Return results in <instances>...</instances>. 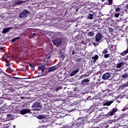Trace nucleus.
I'll return each mask as SVG.
<instances>
[{"instance_id": "nucleus-53", "label": "nucleus", "mask_w": 128, "mask_h": 128, "mask_svg": "<svg viewBox=\"0 0 128 128\" xmlns=\"http://www.w3.org/2000/svg\"><path fill=\"white\" fill-rule=\"evenodd\" d=\"M12 104H16V102H12Z\"/></svg>"}, {"instance_id": "nucleus-57", "label": "nucleus", "mask_w": 128, "mask_h": 128, "mask_svg": "<svg viewBox=\"0 0 128 128\" xmlns=\"http://www.w3.org/2000/svg\"><path fill=\"white\" fill-rule=\"evenodd\" d=\"M76 12H78V9H76Z\"/></svg>"}, {"instance_id": "nucleus-39", "label": "nucleus", "mask_w": 128, "mask_h": 128, "mask_svg": "<svg viewBox=\"0 0 128 128\" xmlns=\"http://www.w3.org/2000/svg\"><path fill=\"white\" fill-rule=\"evenodd\" d=\"M79 72V69H77L76 70H74L73 72L76 74H77Z\"/></svg>"}, {"instance_id": "nucleus-56", "label": "nucleus", "mask_w": 128, "mask_h": 128, "mask_svg": "<svg viewBox=\"0 0 128 128\" xmlns=\"http://www.w3.org/2000/svg\"><path fill=\"white\" fill-rule=\"evenodd\" d=\"M105 1V0H102V2H104Z\"/></svg>"}, {"instance_id": "nucleus-64", "label": "nucleus", "mask_w": 128, "mask_h": 128, "mask_svg": "<svg viewBox=\"0 0 128 128\" xmlns=\"http://www.w3.org/2000/svg\"><path fill=\"white\" fill-rule=\"evenodd\" d=\"M12 107H14V106H12Z\"/></svg>"}, {"instance_id": "nucleus-37", "label": "nucleus", "mask_w": 128, "mask_h": 128, "mask_svg": "<svg viewBox=\"0 0 128 128\" xmlns=\"http://www.w3.org/2000/svg\"><path fill=\"white\" fill-rule=\"evenodd\" d=\"M76 62H82V58H78V59H76Z\"/></svg>"}, {"instance_id": "nucleus-20", "label": "nucleus", "mask_w": 128, "mask_h": 128, "mask_svg": "<svg viewBox=\"0 0 128 128\" xmlns=\"http://www.w3.org/2000/svg\"><path fill=\"white\" fill-rule=\"evenodd\" d=\"M94 35V31L88 32V36L92 37V36H93Z\"/></svg>"}, {"instance_id": "nucleus-42", "label": "nucleus", "mask_w": 128, "mask_h": 128, "mask_svg": "<svg viewBox=\"0 0 128 128\" xmlns=\"http://www.w3.org/2000/svg\"><path fill=\"white\" fill-rule=\"evenodd\" d=\"M4 102V100L0 98V104H2Z\"/></svg>"}, {"instance_id": "nucleus-1", "label": "nucleus", "mask_w": 128, "mask_h": 128, "mask_svg": "<svg viewBox=\"0 0 128 128\" xmlns=\"http://www.w3.org/2000/svg\"><path fill=\"white\" fill-rule=\"evenodd\" d=\"M38 68L39 71L42 72V74L43 76H46L47 75V73L46 72V70L47 69L48 72H54L57 69V67L56 66H52V67H48V68H46L45 66H43L42 65H40V66H38Z\"/></svg>"}, {"instance_id": "nucleus-9", "label": "nucleus", "mask_w": 128, "mask_h": 128, "mask_svg": "<svg viewBox=\"0 0 128 128\" xmlns=\"http://www.w3.org/2000/svg\"><path fill=\"white\" fill-rule=\"evenodd\" d=\"M25 2V1H22L21 0H17L15 2L14 5L16 6L21 5L22 4Z\"/></svg>"}, {"instance_id": "nucleus-30", "label": "nucleus", "mask_w": 128, "mask_h": 128, "mask_svg": "<svg viewBox=\"0 0 128 128\" xmlns=\"http://www.w3.org/2000/svg\"><path fill=\"white\" fill-rule=\"evenodd\" d=\"M120 10H121V8H116L115 11H116V12H120Z\"/></svg>"}, {"instance_id": "nucleus-51", "label": "nucleus", "mask_w": 128, "mask_h": 128, "mask_svg": "<svg viewBox=\"0 0 128 128\" xmlns=\"http://www.w3.org/2000/svg\"><path fill=\"white\" fill-rule=\"evenodd\" d=\"M4 74L5 76H8V74H6V73H4Z\"/></svg>"}, {"instance_id": "nucleus-40", "label": "nucleus", "mask_w": 128, "mask_h": 128, "mask_svg": "<svg viewBox=\"0 0 128 128\" xmlns=\"http://www.w3.org/2000/svg\"><path fill=\"white\" fill-rule=\"evenodd\" d=\"M75 73L74 72V71L72 72V73H70V76H74L75 75Z\"/></svg>"}, {"instance_id": "nucleus-27", "label": "nucleus", "mask_w": 128, "mask_h": 128, "mask_svg": "<svg viewBox=\"0 0 128 128\" xmlns=\"http://www.w3.org/2000/svg\"><path fill=\"white\" fill-rule=\"evenodd\" d=\"M120 15V12L118 13H116L114 14L115 18H118Z\"/></svg>"}, {"instance_id": "nucleus-35", "label": "nucleus", "mask_w": 128, "mask_h": 128, "mask_svg": "<svg viewBox=\"0 0 128 128\" xmlns=\"http://www.w3.org/2000/svg\"><path fill=\"white\" fill-rule=\"evenodd\" d=\"M113 0H108V4L110 6H111L112 4Z\"/></svg>"}, {"instance_id": "nucleus-2", "label": "nucleus", "mask_w": 128, "mask_h": 128, "mask_svg": "<svg viewBox=\"0 0 128 128\" xmlns=\"http://www.w3.org/2000/svg\"><path fill=\"white\" fill-rule=\"evenodd\" d=\"M118 110L117 108H113L112 110H110L109 112H108L106 114H101L100 116H98L97 118H100V117L101 118L104 119L106 118H110L114 115L116 114V112Z\"/></svg>"}, {"instance_id": "nucleus-13", "label": "nucleus", "mask_w": 128, "mask_h": 128, "mask_svg": "<svg viewBox=\"0 0 128 128\" xmlns=\"http://www.w3.org/2000/svg\"><path fill=\"white\" fill-rule=\"evenodd\" d=\"M114 102L113 100L106 102L104 104V106H110Z\"/></svg>"}, {"instance_id": "nucleus-50", "label": "nucleus", "mask_w": 128, "mask_h": 128, "mask_svg": "<svg viewBox=\"0 0 128 128\" xmlns=\"http://www.w3.org/2000/svg\"><path fill=\"white\" fill-rule=\"evenodd\" d=\"M126 60H128V55H127V56H126Z\"/></svg>"}, {"instance_id": "nucleus-14", "label": "nucleus", "mask_w": 128, "mask_h": 128, "mask_svg": "<svg viewBox=\"0 0 128 128\" xmlns=\"http://www.w3.org/2000/svg\"><path fill=\"white\" fill-rule=\"evenodd\" d=\"M98 58V55H95V56L92 57V62H94H94H96L97 61Z\"/></svg>"}, {"instance_id": "nucleus-24", "label": "nucleus", "mask_w": 128, "mask_h": 128, "mask_svg": "<svg viewBox=\"0 0 128 128\" xmlns=\"http://www.w3.org/2000/svg\"><path fill=\"white\" fill-rule=\"evenodd\" d=\"M128 86V83H125L124 84H122V85L121 86V88H126Z\"/></svg>"}, {"instance_id": "nucleus-16", "label": "nucleus", "mask_w": 128, "mask_h": 128, "mask_svg": "<svg viewBox=\"0 0 128 128\" xmlns=\"http://www.w3.org/2000/svg\"><path fill=\"white\" fill-rule=\"evenodd\" d=\"M124 65V62H122L121 63H118L116 66V68H120Z\"/></svg>"}, {"instance_id": "nucleus-23", "label": "nucleus", "mask_w": 128, "mask_h": 128, "mask_svg": "<svg viewBox=\"0 0 128 128\" xmlns=\"http://www.w3.org/2000/svg\"><path fill=\"white\" fill-rule=\"evenodd\" d=\"M108 48H104V50L102 51V54H106L108 53Z\"/></svg>"}, {"instance_id": "nucleus-55", "label": "nucleus", "mask_w": 128, "mask_h": 128, "mask_svg": "<svg viewBox=\"0 0 128 128\" xmlns=\"http://www.w3.org/2000/svg\"><path fill=\"white\" fill-rule=\"evenodd\" d=\"M126 8H128V4L126 6Z\"/></svg>"}, {"instance_id": "nucleus-5", "label": "nucleus", "mask_w": 128, "mask_h": 128, "mask_svg": "<svg viewBox=\"0 0 128 128\" xmlns=\"http://www.w3.org/2000/svg\"><path fill=\"white\" fill-rule=\"evenodd\" d=\"M41 108H42L41 104L39 102L34 103L32 106V110L33 111L40 110Z\"/></svg>"}, {"instance_id": "nucleus-11", "label": "nucleus", "mask_w": 128, "mask_h": 128, "mask_svg": "<svg viewBox=\"0 0 128 128\" xmlns=\"http://www.w3.org/2000/svg\"><path fill=\"white\" fill-rule=\"evenodd\" d=\"M10 29H11L10 27L6 28H4L2 32L3 34H6L8 32Z\"/></svg>"}, {"instance_id": "nucleus-48", "label": "nucleus", "mask_w": 128, "mask_h": 128, "mask_svg": "<svg viewBox=\"0 0 128 128\" xmlns=\"http://www.w3.org/2000/svg\"><path fill=\"white\" fill-rule=\"evenodd\" d=\"M3 50L4 48L2 46L0 48V50Z\"/></svg>"}, {"instance_id": "nucleus-29", "label": "nucleus", "mask_w": 128, "mask_h": 128, "mask_svg": "<svg viewBox=\"0 0 128 128\" xmlns=\"http://www.w3.org/2000/svg\"><path fill=\"white\" fill-rule=\"evenodd\" d=\"M7 70H10V71L11 72H14V69H12L11 67H8V68H7Z\"/></svg>"}, {"instance_id": "nucleus-19", "label": "nucleus", "mask_w": 128, "mask_h": 128, "mask_svg": "<svg viewBox=\"0 0 128 128\" xmlns=\"http://www.w3.org/2000/svg\"><path fill=\"white\" fill-rule=\"evenodd\" d=\"M29 66H30V68L33 70V71H34V68L36 65H34V64H32V63H30Z\"/></svg>"}, {"instance_id": "nucleus-54", "label": "nucleus", "mask_w": 128, "mask_h": 128, "mask_svg": "<svg viewBox=\"0 0 128 128\" xmlns=\"http://www.w3.org/2000/svg\"><path fill=\"white\" fill-rule=\"evenodd\" d=\"M8 60H6V63H8Z\"/></svg>"}, {"instance_id": "nucleus-22", "label": "nucleus", "mask_w": 128, "mask_h": 128, "mask_svg": "<svg viewBox=\"0 0 128 128\" xmlns=\"http://www.w3.org/2000/svg\"><path fill=\"white\" fill-rule=\"evenodd\" d=\"M6 117H7V118L6 119V121H7V119H8V120H10L12 117V115L10 114H7Z\"/></svg>"}, {"instance_id": "nucleus-25", "label": "nucleus", "mask_w": 128, "mask_h": 128, "mask_svg": "<svg viewBox=\"0 0 128 128\" xmlns=\"http://www.w3.org/2000/svg\"><path fill=\"white\" fill-rule=\"evenodd\" d=\"M62 88V86H58V87H56V88H55V90H56V92H57Z\"/></svg>"}, {"instance_id": "nucleus-32", "label": "nucleus", "mask_w": 128, "mask_h": 128, "mask_svg": "<svg viewBox=\"0 0 128 128\" xmlns=\"http://www.w3.org/2000/svg\"><path fill=\"white\" fill-rule=\"evenodd\" d=\"M109 32H110V33H112L113 32H114V28H109Z\"/></svg>"}, {"instance_id": "nucleus-34", "label": "nucleus", "mask_w": 128, "mask_h": 128, "mask_svg": "<svg viewBox=\"0 0 128 128\" xmlns=\"http://www.w3.org/2000/svg\"><path fill=\"white\" fill-rule=\"evenodd\" d=\"M124 78H127L128 77V74H124L122 76Z\"/></svg>"}, {"instance_id": "nucleus-58", "label": "nucleus", "mask_w": 128, "mask_h": 128, "mask_svg": "<svg viewBox=\"0 0 128 128\" xmlns=\"http://www.w3.org/2000/svg\"><path fill=\"white\" fill-rule=\"evenodd\" d=\"M3 1H8V0H2Z\"/></svg>"}, {"instance_id": "nucleus-8", "label": "nucleus", "mask_w": 128, "mask_h": 128, "mask_svg": "<svg viewBox=\"0 0 128 128\" xmlns=\"http://www.w3.org/2000/svg\"><path fill=\"white\" fill-rule=\"evenodd\" d=\"M112 73H110V72L104 73V74H103L102 76V80H108L112 76Z\"/></svg>"}, {"instance_id": "nucleus-18", "label": "nucleus", "mask_w": 128, "mask_h": 128, "mask_svg": "<svg viewBox=\"0 0 128 128\" xmlns=\"http://www.w3.org/2000/svg\"><path fill=\"white\" fill-rule=\"evenodd\" d=\"M94 14H88V20H92L94 18Z\"/></svg>"}, {"instance_id": "nucleus-59", "label": "nucleus", "mask_w": 128, "mask_h": 128, "mask_svg": "<svg viewBox=\"0 0 128 128\" xmlns=\"http://www.w3.org/2000/svg\"><path fill=\"white\" fill-rule=\"evenodd\" d=\"M122 110H123V111H124V110H125V109H123Z\"/></svg>"}, {"instance_id": "nucleus-63", "label": "nucleus", "mask_w": 128, "mask_h": 128, "mask_svg": "<svg viewBox=\"0 0 128 128\" xmlns=\"http://www.w3.org/2000/svg\"><path fill=\"white\" fill-rule=\"evenodd\" d=\"M14 128H15V126H14Z\"/></svg>"}, {"instance_id": "nucleus-6", "label": "nucleus", "mask_w": 128, "mask_h": 128, "mask_svg": "<svg viewBox=\"0 0 128 128\" xmlns=\"http://www.w3.org/2000/svg\"><path fill=\"white\" fill-rule=\"evenodd\" d=\"M102 33L100 32H97L95 36V41L96 42L100 43L102 41Z\"/></svg>"}, {"instance_id": "nucleus-12", "label": "nucleus", "mask_w": 128, "mask_h": 128, "mask_svg": "<svg viewBox=\"0 0 128 128\" xmlns=\"http://www.w3.org/2000/svg\"><path fill=\"white\" fill-rule=\"evenodd\" d=\"M124 118H125L124 115H122L120 118H118V122H122L124 121L125 120Z\"/></svg>"}, {"instance_id": "nucleus-38", "label": "nucleus", "mask_w": 128, "mask_h": 128, "mask_svg": "<svg viewBox=\"0 0 128 128\" xmlns=\"http://www.w3.org/2000/svg\"><path fill=\"white\" fill-rule=\"evenodd\" d=\"M90 71H88V72H86V76H90Z\"/></svg>"}, {"instance_id": "nucleus-46", "label": "nucleus", "mask_w": 128, "mask_h": 128, "mask_svg": "<svg viewBox=\"0 0 128 128\" xmlns=\"http://www.w3.org/2000/svg\"><path fill=\"white\" fill-rule=\"evenodd\" d=\"M15 39H16V40H20V38L18 37H18L15 38Z\"/></svg>"}, {"instance_id": "nucleus-41", "label": "nucleus", "mask_w": 128, "mask_h": 128, "mask_svg": "<svg viewBox=\"0 0 128 128\" xmlns=\"http://www.w3.org/2000/svg\"><path fill=\"white\" fill-rule=\"evenodd\" d=\"M16 38H14L12 40V43L14 42H16Z\"/></svg>"}, {"instance_id": "nucleus-10", "label": "nucleus", "mask_w": 128, "mask_h": 128, "mask_svg": "<svg viewBox=\"0 0 128 128\" xmlns=\"http://www.w3.org/2000/svg\"><path fill=\"white\" fill-rule=\"evenodd\" d=\"M30 110L24 109L20 112V114L22 115H24L26 114L30 113Z\"/></svg>"}, {"instance_id": "nucleus-62", "label": "nucleus", "mask_w": 128, "mask_h": 128, "mask_svg": "<svg viewBox=\"0 0 128 128\" xmlns=\"http://www.w3.org/2000/svg\"><path fill=\"white\" fill-rule=\"evenodd\" d=\"M114 14H115V12H114Z\"/></svg>"}, {"instance_id": "nucleus-33", "label": "nucleus", "mask_w": 128, "mask_h": 128, "mask_svg": "<svg viewBox=\"0 0 128 128\" xmlns=\"http://www.w3.org/2000/svg\"><path fill=\"white\" fill-rule=\"evenodd\" d=\"M105 55H104V57L106 58H109L110 56V54H104Z\"/></svg>"}, {"instance_id": "nucleus-4", "label": "nucleus", "mask_w": 128, "mask_h": 128, "mask_svg": "<svg viewBox=\"0 0 128 128\" xmlns=\"http://www.w3.org/2000/svg\"><path fill=\"white\" fill-rule=\"evenodd\" d=\"M29 14L30 12L28 10H24L20 12L19 14V18H26Z\"/></svg>"}, {"instance_id": "nucleus-21", "label": "nucleus", "mask_w": 128, "mask_h": 128, "mask_svg": "<svg viewBox=\"0 0 128 128\" xmlns=\"http://www.w3.org/2000/svg\"><path fill=\"white\" fill-rule=\"evenodd\" d=\"M89 82H90L89 79H84V80H82V84H84L85 83Z\"/></svg>"}, {"instance_id": "nucleus-61", "label": "nucleus", "mask_w": 128, "mask_h": 128, "mask_svg": "<svg viewBox=\"0 0 128 128\" xmlns=\"http://www.w3.org/2000/svg\"><path fill=\"white\" fill-rule=\"evenodd\" d=\"M9 58V57H8H8H7V58Z\"/></svg>"}, {"instance_id": "nucleus-28", "label": "nucleus", "mask_w": 128, "mask_h": 128, "mask_svg": "<svg viewBox=\"0 0 128 128\" xmlns=\"http://www.w3.org/2000/svg\"><path fill=\"white\" fill-rule=\"evenodd\" d=\"M38 118L40 119V120H43L44 118V116H42V115H40L38 116Z\"/></svg>"}, {"instance_id": "nucleus-44", "label": "nucleus", "mask_w": 128, "mask_h": 128, "mask_svg": "<svg viewBox=\"0 0 128 128\" xmlns=\"http://www.w3.org/2000/svg\"><path fill=\"white\" fill-rule=\"evenodd\" d=\"M10 66V64H9V63H8V64H6V66H8V68H10L9 66Z\"/></svg>"}, {"instance_id": "nucleus-45", "label": "nucleus", "mask_w": 128, "mask_h": 128, "mask_svg": "<svg viewBox=\"0 0 128 128\" xmlns=\"http://www.w3.org/2000/svg\"><path fill=\"white\" fill-rule=\"evenodd\" d=\"M75 54V51L74 50H72V55H74Z\"/></svg>"}, {"instance_id": "nucleus-49", "label": "nucleus", "mask_w": 128, "mask_h": 128, "mask_svg": "<svg viewBox=\"0 0 128 128\" xmlns=\"http://www.w3.org/2000/svg\"><path fill=\"white\" fill-rule=\"evenodd\" d=\"M73 110H68V111L70 112H72Z\"/></svg>"}, {"instance_id": "nucleus-43", "label": "nucleus", "mask_w": 128, "mask_h": 128, "mask_svg": "<svg viewBox=\"0 0 128 128\" xmlns=\"http://www.w3.org/2000/svg\"><path fill=\"white\" fill-rule=\"evenodd\" d=\"M93 44L94 46H96V45L98 46V44L96 43V42H93Z\"/></svg>"}, {"instance_id": "nucleus-60", "label": "nucleus", "mask_w": 128, "mask_h": 128, "mask_svg": "<svg viewBox=\"0 0 128 128\" xmlns=\"http://www.w3.org/2000/svg\"><path fill=\"white\" fill-rule=\"evenodd\" d=\"M118 22H120V20H118Z\"/></svg>"}, {"instance_id": "nucleus-52", "label": "nucleus", "mask_w": 128, "mask_h": 128, "mask_svg": "<svg viewBox=\"0 0 128 128\" xmlns=\"http://www.w3.org/2000/svg\"><path fill=\"white\" fill-rule=\"evenodd\" d=\"M7 76L9 78H11L10 75H8V76Z\"/></svg>"}, {"instance_id": "nucleus-47", "label": "nucleus", "mask_w": 128, "mask_h": 128, "mask_svg": "<svg viewBox=\"0 0 128 128\" xmlns=\"http://www.w3.org/2000/svg\"><path fill=\"white\" fill-rule=\"evenodd\" d=\"M83 78V75H81V76H80L79 79L80 80Z\"/></svg>"}, {"instance_id": "nucleus-26", "label": "nucleus", "mask_w": 128, "mask_h": 128, "mask_svg": "<svg viewBox=\"0 0 128 128\" xmlns=\"http://www.w3.org/2000/svg\"><path fill=\"white\" fill-rule=\"evenodd\" d=\"M3 113H4V108H0V114H2Z\"/></svg>"}, {"instance_id": "nucleus-7", "label": "nucleus", "mask_w": 128, "mask_h": 128, "mask_svg": "<svg viewBox=\"0 0 128 128\" xmlns=\"http://www.w3.org/2000/svg\"><path fill=\"white\" fill-rule=\"evenodd\" d=\"M52 42L54 44V46H56V47L58 48V46L61 44V43L62 42V38H58L56 39H54L52 40Z\"/></svg>"}, {"instance_id": "nucleus-31", "label": "nucleus", "mask_w": 128, "mask_h": 128, "mask_svg": "<svg viewBox=\"0 0 128 128\" xmlns=\"http://www.w3.org/2000/svg\"><path fill=\"white\" fill-rule=\"evenodd\" d=\"M50 58H51V56H50V54H48V55L46 56V59L50 60Z\"/></svg>"}, {"instance_id": "nucleus-17", "label": "nucleus", "mask_w": 128, "mask_h": 128, "mask_svg": "<svg viewBox=\"0 0 128 128\" xmlns=\"http://www.w3.org/2000/svg\"><path fill=\"white\" fill-rule=\"evenodd\" d=\"M78 102H80V100H78V101H75V102H70V104H71L72 106H76V105Z\"/></svg>"}, {"instance_id": "nucleus-3", "label": "nucleus", "mask_w": 128, "mask_h": 128, "mask_svg": "<svg viewBox=\"0 0 128 128\" xmlns=\"http://www.w3.org/2000/svg\"><path fill=\"white\" fill-rule=\"evenodd\" d=\"M76 125L78 126H80L82 125H84V124H88L90 122L86 121V120H83L82 118H80L78 120H76Z\"/></svg>"}, {"instance_id": "nucleus-15", "label": "nucleus", "mask_w": 128, "mask_h": 128, "mask_svg": "<svg viewBox=\"0 0 128 128\" xmlns=\"http://www.w3.org/2000/svg\"><path fill=\"white\" fill-rule=\"evenodd\" d=\"M128 54V48L126 50H125L124 51H123L122 52L120 53V56H124Z\"/></svg>"}, {"instance_id": "nucleus-36", "label": "nucleus", "mask_w": 128, "mask_h": 128, "mask_svg": "<svg viewBox=\"0 0 128 128\" xmlns=\"http://www.w3.org/2000/svg\"><path fill=\"white\" fill-rule=\"evenodd\" d=\"M36 36V33L34 32L33 34H32V37L33 38H35Z\"/></svg>"}]
</instances>
